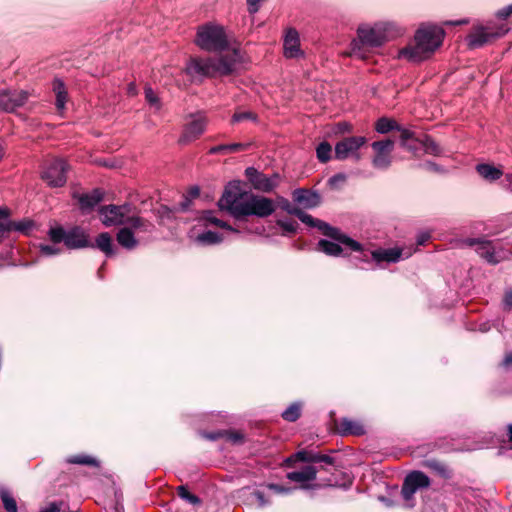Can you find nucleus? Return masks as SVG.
I'll list each match as a JSON object with an SVG mask.
<instances>
[{"instance_id": "f257e3e1", "label": "nucleus", "mask_w": 512, "mask_h": 512, "mask_svg": "<svg viewBox=\"0 0 512 512\" xmlns=\"http://www.w3.org/2000/svg\"><path fill=\"white\" fill-rule=\"evenodd\" d=\"M218 207L236 219L247 216L266 218L276 210V204L272 199L243 191L238 182L227 185L218 201Z\"/></svg>"}, {"instance_id": "f03ea898", "label": "nucleus", "mask_w": 512, "mask_h": 512, "mask_svg": "<svg viewBox=\"0 0 512 512\" xmlns=\"http://www.w3.org/2000/svg\"><path fill=\"white\" fill-rule=\"evenodd\" d=\"M444 30L432 24L421 25L414 36V42L402 48L398 57L411 62L428 59L438 49L444 39Z\"/></svg>"}, {"instance_id": "7ed1b4c3", "label": "nucleus", "mask_w": 512, "mask_h": 512, "mask_svg": "<svg viewBox=\"0 0 512 512\" xmlns=\"http://www.w3.org/2000/svg\"><path fill=\"white\" fill-rule=\"evenodd\" d=\"M403 29L394 22H379L373 26L362 24L357 29L358 39L351 42V55L362 57L360 46L379 47L384 42L403 34Z\"/></svg>"}, {"instance_id": "20e7f679", "label": "nucleus", "mask_w": 512, "mask_h": 512, "mask_svg": "<svg viewBox=\"0 0 512 512\" xmlns=\"http://www.w3.org/2000/svg\"><path fill=\"white\" fill-rule=\"evenodd\" d=\"M195 43L200 49L208 52H220L228 47L224 28L211 23L198 28Z\"/></svg>"}, {"instance_id": "39448f33", "label": "nucleus", "mask_w": 512, "mask_h": 512, "mask_svg": "<svg viewBox=\"0 0 512 512\" xmlns=\"http://www.w3.org/2000/svg\"><path fill=\"white\" fill-rule=\"evenodd\" d=\"M509 31L507 24L488 22L485 25H474L467 35L466 41L470 48L476 49L504 36Z\"/></svg>"}, {"instance_id": "423d86ee", "label": "nucleus", "mask_w": 512, "mask_h": 512, "mask_svg": "<svg viewBox=\"0 0 512 512\" xmlns=\"http://www.w3.org/2000/svg\"><path fill=\"white\" fill-rule=\"evenodd\" d=\"M296 217L305 223L306 225L310 227H316L319 229L325 236L333 239L338 240L339 242L343 243L344 246L349 248L352 251H361L362 245L353 240L352 238L348 237L344 233H342L338 228L330 226L328 223L313 218L311 215L307 214L303 210L300 209L299 213L296 214Z\"/></svg>"}, {"instance_id": "0eeeda50", "label": "nucleus", "mask_w": 512, "mask_h": 512, "mask_svg": "<svg viewBox=\"0 0 512 512\" xmlns=\"http://www.w3.org/2000/svg\"><path fill=\"white\" fill-rule=\"evenodd\" d=\"M67 170L68 165L64 159L53 158L45 162L41 177L51 187H62L67 181Z\"/></svg>"}, {"instance_id": "6e6552de", "label": "nucleus", "mask_w": 512, "mask_h": 512, "mask_svg": "<svg viewBox=\"0 0 512 512\" xmlns=\"http://www.w3.org/2000/svg\"><path fill=\"white\" fill-rule=\"evenodd\" d=\"M131 212L132 206L127 203L123 205H106L99 209L101 221L106 227L125 224Z\"/></svg>"}, {"instance_id": "1a4fd4ad", "label": "nucleus", "mask_w": 512, "mask_h": 512, "mask_svg": "<svg viewBox=\"0 0 512 512\" xmlns=\"http://www.w3.org/2000/svg\"><path fill=\"white\" fill-rule=\"evenodd\" d=\"M366 143L363 136L346 137L335 145V158L337 160H345L349 157L356 161L360 160L361 155L359 149Z\"/></svg>"}, {"instance_id": "9d476101", "label": "nucleus", "mask_w": 512, "mask_h": 512, "mask_svg": "<svg viewBox=\"0 0 512 512\" xmlns=\"http://www.w3.org/2000/svg\"><path fill=\"white\" fill-rule=\"evenodd\" d=\"M207 124L208 119L203 112L191 115V121L184 126L179 142L188 144L195 141L205 132Z\"/></svg>"}, {"instance_id": "9b49d317", "label": "nucleus", "mask_w": 512, "mask_h": 512, "mask_svg": "<svg viewBox=\"0 0 512 512\" xmlns=\"http://www.w3.org/2000/svg\"><path fill=\"white\" fill-rule=\"evenodd\" d=\"M245 176L254 189L262 192H271L279 184V174L275 173L268 177L254 167L246 168Z\"/></svg>"}, {"instance_id": "f8f14e48", "label": "nucleus", "mask_w": 512, "mask_h": 512, "mask_svg": "<svg viewBox=\"0 0 512 512\" xmlns=\"http://www.w3.org/2000/svg\"><path fill=\"white\" fill-rule=\"evenodd\" d=\"M430 486L429 477L421 471H412L404 479L401 493L405 500H411L418 489Z\"/></svg>"}, {"instance_id": "ddd939ff", "label": "nucleus", "mask_w": 512, "mask_h": 512, "mask_svg": "<svg viewBox=\"0 0 512 512\" xmlns=\"http://www.w3.org/2000/svg\"><path fill=\"white\" fill-rule=\"evenodd\" d=\"M185 72L191 77H214L216 76L215 58H191Z\"/></svg>"}, {"instance_id": "4468645a", "label": "nucleus", "mask_w": 512, "mask_h": 512, "mask_svg": "<svg viewBox=\"0 0 512 512\" xmlns=\"http://www.w3.org/2000/svg\"><path fill=\"white\" fill-rule=\"evenodd\" d=\"M28 99V93L24 90H8L0 91V110L12 112L16 108L23 106Z\"/></svg>"}, {"instance_id": "2eb2a0df", "label": "nucleus", "mask_w": 512, "mask_h": 512, "mask_svg": "<svg viewBox=\"0 0 512 512\" xmlns=\"http://www.w3.org/2000/svg\"><path fill=\"white\" fill-rule=\"evenodd\" d=\"M393 145V141L389 139L372 143V148L375 151V157L373 158L372 163L375 168L386 169L390 166V153L393 149Z\"/></svg>"}, {"instance_id": "dca6fc26", "label": "nucleus", "mask_w": 512, "mask_h": 512, "mask_svg": "<svg viewBox=\"0 0 512 512\" xmlns=\"http://www.w3.org/2000/svg\"><path fill=\"white\" fill-rule=\"evenodd\" d=\"M241 61V54L238 49H233L230 54L215 58L216 75H230Z\"/></svg>"}, {"instance_id": "f3484780", "label": "nucleus", "mask_w": 512, "mask_h": 512, "mask_svg": "<svg viewBox=\"0 0 512 512\" xmlns=\"http://www.w3.org/2000/svg\"><path fill=\"white\" fill-rule=\"evenodd\" d=\"M283 50L286 58H299L303 56V51L300 49L299 34L296 29L290 28L286 31Z\"/></svg>"}, {"instance_id": "a211bd4d", "label": "nucleus", "mask_w": 512, "mask_h": 512, "mask_svg": "<svg viewBox=\"0 0 512 512\" xmlns=\"http://www.w3.org/2000/svg\"><path fill=\"white\" fill-rule=\"evenodd\" d=\"M66 247L69 249H80L93 247L89 240V236L84 229L75 226L67 231Z\"/></svg>"}, {"instance_id": "6ab92c4d", "label": "nucleus", "mask_w": 512, "mask_h": 512, "mask_svg": "<svg viewBox=\"0 0 512 512\" xmlns=\"http://www.w3.org/2000/svg\"><path fill=\"white\" fill-rule=\"evenodd\" d=\"M317 469L314 466H305L301 470L287 473L290 481L296 482L301 488H310L309 483L316 479Z\"/></svg>"}, {"instance_id": "aec40b11", "label": "nucleus", "mask_w": 512, "mask_h": 512, "mask_svg": "<svg viewBox=\"0 0 512 512\" xmlns=\"http://www.w3.org/2000/svg\"><path fill=\"white\" fill-rule=\"evenodd\" d=\"M337 431L342 436L353 435L361 436L366 433L364 425L358 421L350 418H342L337 422Z\"/></svg>"}, {"instance_id": "412c9836", "label": "nucleus", "mask_w": 512, "mask_h": 512, "mask_svg": "<svg viewBox=\"0 0 512 512\" xmlns=\"http://www.w3.org/2000/svg\"><path fill=\"white\" fill-rule=\"evenodd\" d=\"M293 199L305 208H314L319 205L320 197L318 193L307 189H295L292 193Z\"/></svg>"}, {"instance_id": "4be33fe9", "label": "nucleus", "mask_w": 512, "mask_h": 512, "mask_svg": "<svg viewBox=\"0 0 512 512\" xmlns=\"http://www.w3.org/2000/svg\"><path fill=\"white\" fill-rule=\"evenodd\" d=\"M125 224H128V228H131L132 231L137 233H145L150 234L154 231V224L150 221L134 215H129Z\"/></svg>"}, {"instance_id": "5701e85b", "label": "nucleus", "mask_w": 512, "mask_h": 512, "mask_svg": "<svg viewBox=\"0 0 512 512\" xmlns=\"http://www.w3.org/2000/svg\"><path fill=\"white\" fill-rule=\"evenodd\" d=\"M116 239L119 245L127 250H132L139 244V240L135 237L134 231L128 227L121 228L116 235Z\"/></svg>"}, {"instance_id": "b1692460", "label": "nucleus", "mask_w": 512, "mask_h": 512, "mask_svg": "<svg viewBox=\"0 0 512 512\" xmlns=\"http://www.w3.org/2000/svg\"><path fill=\"white\" fill-rule=\"evenodd\" d=\"M103 193L96 189L92 191L91 193H85L78 197V202L80 205V208L82 210H91L93 209L98 203L102 201Z\"/></svg>"}, {"instance_id": "393cba45", "label": "nucleus", "mask_w": 512, "mask_h": 512, "mask_svg": "<svg viewBox=\"0 0 512 512\" xmlns=\"http://www.w3.org/2000/svg\"><path fill=\"white\" fill-rule=\"evenodd\" d=\"M374 260L386 261V262H397L402 258V250L398 248H389L384 250H375L372 253Z\"/></svg>"}, {"instance_id": "a878e982", "label": "nucleus", "mask_w": 512, "mask_h": 512, "mask_svg": "<svg viewBox=\"0 0 512 512\" xmlns=\"http://www.w3.org/2000/svg\"><path fill=\"white\" fill-rule=\"evenodd\" d=\"M476 171L479 175L489 181H495L502 177L503 172L501 169L490 165V164H478L476 166Z\"/></svg>"}, {"instance_id": "bb28decb", "label": "nucleus", "mask_w": 512, "mask_h": 512, "mask_svg": "<svg viewBox=\"0 0 512 512\" xmlns=\"http://www.w3.org/2000/svg\"><path fill=\"white\" fill-rule=\"evenodd\" d=\"M53 91L56 95V107L58 110H63L67 102V90L64 82L56 78L53 80Z\"/></svg>"}, {"instance_id": "cd10ccee", "label": "nucleus", "mask_w": 512, "mask_h": 512, "mask_svg": "<svg viewBox=\"0 0 512 512\" xmlns=\"http://www.w3.org/2000/svg\"><path fill=\"white\" fill-rule=\"evenodd\" d=\"M250 144L246 143H232V144H222L211 147L209 150V154H220V153H236L239 151H244L249 147Z\"/></svg>"}, {"instance_id": "c85d7f7f", "label": "nucleus", "mask_w": 512, "mask_h": 512, "mask_svg": "<svg viewBox=\"0 0 512 512\" xmlns=\"http://www.w3.org/2000/svg\"><path fill=\"white\" fill-rule=\"evenodd\" d=\"M335 241L336 242H332L329 240L322 239L318 242V248L327 255L339 256L342 252V248L340 246L341 242H339L338 240ZM342 245L344 244L342 243Z\"/></svg>"}, {"instance_id": "c756f323", "label": "nucleus", "mask_w": 512, "mask_h": 512, "mask_svg": "<svg viewBox=\"0 0 512 512\" xmlns=\"http://www.w3.org/2000/svg\"><path fill=\"white\" fill-rule=\"evenodd\" d=\"M96 247L107 256L113 254L112 238L108 232L100 233L96 238Z\"/></svg>"}, {"instance_id": "7c9ffc66", "label": "nucleus", "mask_w": 512, "mask_h": 512, "mask_svg": "<svg viewBox=\"0 0 512 512\" xmlns=\"http://www.w3.org/2000/svg\"><path fill=\"white\" fill-rule=\"evenodd\" d=\"M222 240V236L214 231H206L197 236V241L205 245L217 244Z\"/></svg>"}, {"instance_id": "2f4dec72", "label": "nucleus", "mask_w": 512, "mask_h": 512, "mask_svg": "<svg viewBox=\"0 0 512 512\" xmlns=\"http://www.w3.org/2000/svg\"><path fill=\"white\" fill-rule=\"evenodd\" d=\"M48 236L49 239L53 242V244H59L61 242H64V244L66 245L67 231L63 227L56 226L50 228L48 231Z\"/></svg>"}, {"instance_id": "473e14b6", "label": "nucleus", "mask_w": 512, "mask_h": 512, "mask_svg": "<svg viewBox=\"0 0 512 512\" xmlns=\"http://www.w3.org/2000/svg\"><path fill=\"white\" fill-rule=\"evenodd\" d=\"M3 506L7 512H18L16 500L12 494L7 490H1L0 493Z\"/></svg>"}, {"instance_id": "72a5a7b5", "label": "nucleus", "mask_w": 512, "mask_h": 512, "mask_svg": "<svg viewBox=\"0 0 512 512\" xmlns=\"http://www.w3.org/2000/svg\"><path fill=\"white\" fill-rule=\"evenodd\" d=\"M401 145L409 150L413 151L416 149V140L414 139V133L407 129H402L400 134Z\"/></svg>"}, {"instance_id": "f704fd0d", "label": "nucleus", "mask_w": 512, "mask_h": 512, "mask_svg": "<svg viewBox=\"0 0 512 512\" xmlns=\"http://www.w3.org/2000/svg\"><path fill=\"white\" fill-rule=\"evenodd\" d=\"M331 153L332 147L326 141L321 142L316 148L317 158L322 163H326L331 159Z\"/></svg>"}, {"instance_id": "c9c22d12", "label": "nucleus", "mask_w": 512, "mask_h": 512, "mask_svg": "<svg viewBox=\"0 0 512 512\" xmlns=\"http://www.w3.org/2000/svg\"><path fill=\"white\" fill-rule=\"evenodd\" d=\"M34 223L31 220L23 219L20 221H11L10 231H17L23 234H29Z\"/></svg>"}, {"instance_id": "e433bc0d", "label": "nucleus", "mask_w": 512, "mask_h": 512, "mask_svg": "<svg viewBox=\"0 0 512 512\" xmlns=\"http://www.w3.org/2000/svg\"><path fill=\"white\" fill-rule=\"evenodd\" d=\"M10 226L8 210L0 209V242L10 232Z\"/></svg>"}, {"instance_id": "4c0bfd02", "label": "nucleus", "mask_w": 512, "mask_h": 512, "mask_svg": "<svg viewBox=\"0 0 512 512\" xmlns=\"http://www.w3.org/2000/svg\"><path fill=\"white\" fill-rule=\"evenodd\" d=\"M479 253L489 263L495 264L499 261L489 242L481 243V246L479 247Z\"/></svg>"}, {"instance_id": "58836bf2", "label": "nucleus", "mask_w": 512, "mask_h": 512, "mask_svg": "<svg viewBox=\"0 0 512 512\" xmlns=\"http://www.w3.org/2000/svg\"><path fill=\"white\" fill-rule=\"evenodd\" d=\"M203 219L206 222L210 223V224H213V225H216L218 227L224 228V229H226L228 231L235 232V233L238 232L236 229H234L233 227L228 225L226 222L216 218L213 215V212H211V211L205 212Z\"/></svg>"}, {"instance_id": "ea45409f", "label": "nucleus", "mask_w": 512, "mask_h": 512, "mask_svg": "<svg viewBox=\"0 0 512 512\" xmlns=\"http://www.w3.org/2000/svg\"><path fill=\"white\" fill-rule=\"evenodd\" d=\"M71 464H81V465H89V466H98V462L95 458L87 456V455H76L71 456L67 460Z\"/></svg>"}, {"instance_id": "a19ab883", "label": "nucleus", "mask_w": 512, "mask_h": 512, "mask_svg": "<svg viewBox=\"0 0 512 512\" xmlns=\"http://www.w3.org/2000/svg\"><path fill=\"white\" fill-rule=\"evenodd\" d=\"M281 415L286 421L294 422L300 417V406L295 403L291 404Z\"/></svg>"}, {"instance_id": "79ce46f5", "label": "nucleus", "mask_w": 512, "mask_h": 512, "mask_svg": "<svg viewBox=\"0 0 512 512\" xmlns=\"http://www.w3.org/2000/svg\"><path fill=\"white\" fill-rule=\"evenodd\" d=\"M177 494L180 498L186 500L192 505H198L201 503V500L198 496L190 493L185 486H179L177 488Z\"/></svg>"}, {"instance_id": "37998d69", "label": "nucleus", "mask_w": 512, "mask_h": 512, "mask_svg": "<svg viewBox=\"0 0 512 512\" xmlns=\"http://www.w3.org/2000/svg\"><path fill=\"white\" fill-rule=\"evenodd\" d=\"M395 122L391 119H388V118H380L377 122H376V126H375V129L377 132L381 133V134H385V133H388L389 131H391L392 129L395 128Z\"/></svg>"}, {"instance_id": "c03bdc74", "label": "nucleus", "mask_w": 512, "mask_h": 512, "mask_svg": "<svg viewBox=\"0 0 512 512\" xmlns=\"http://www.w3.org/2000/svg\"><path fill=\"white\" fill-rule=\"evenodd\" d=\"M276 223L284 230V233L288 235L296 233L298 228V223L295 220L278 219Z\"/></svg>"}, {"instance_id": "a18cd8bd", "label": "nucleus", "mask_w": 512, "mask_h": 512, "mask_svg": "<svg viewBox=\"0 0 512 512\" xmlns=\"http://www.w3.org/2000/svg\"><path fill=\"white\" fill-rule=\"evenodd\" d=\"M246 120L256 121L257 115L251 111L235 112L232 116L231 122L232 123H240V122H243Z\"/></svg>"}, {"instance_id": "49530a36", "label": "nucleus", "mask_w": 512, "mask_h": 512, "mask_svg": "<svg viewBox=\"0 0 512 512\" xmlns=\"http://www.w3.org/2000/svg\"><path fill=\"white\" fill-rule=\"evenodd\" d=\"M145 99L149 105L154 107L156 110L161 108L160 99L151 87L145 88Z\"/></svg>"}, {"instance_id": "de8ad7c7", "label": "nucleus", "mask_w": 512, "mask_h": 512, "mask_svg": "<svg viewBox=\"0 0 512 512\" xmlns=\"http://www.w3.org/2000/svg\"><path fill=\"white\" fill-rule=\"evenodd\" d=\"M422 146L427 154L439 155L441 153L439 145L430 138H426L425 141L422 142Z\"/></svg>"}, {"instance_id": "09e8293b", "label": "nucleus", "mask_w": 512, "mask_h": 512, "mask_svg": "<svg viewBox=\"0 0 512 512\" xmlns=\"http://www.w3.org/2000/svg\"><path fill=\"white\" fill-rule=\"evenodd\" d=\"M311 459V463H326L328 465L334 464V458L329 455H324L320 453H313Z\"/></svg>"}, {"instance_id": "8fccbe9b", "label": "nucleus", "mask_w": 512, "mask_h": 512, "mask_svg": "<svg viewBox=\"0 0 512 512\" xmlns=\"http://www.w3.org/2000/svg\"><path fill=\"white\" fill-rule=\"evenodd\" d=\"M312 452H307L305 450L298 451L295 455L289 457L286 462L289 463L293 461L295 458L296 460L303 461V462H311Z\"/></svg>"}, {"instance_id": "3c124183", "label": "nucleus", "mask_w": 512, "mask_h": 512, "mask_svg": "<svg viewBox=\"0 0 512 512\" xmlns=\"http://www.w3.org/2000/svg\"><path fill=\"white\" fill-rule=\"evenodd\" d=\"M40 251L43 255L52 256L60 253V248L54 245L42 244L40 245Z\"/></svg>"}, {"instance_id": "603ef678", "label": "nucleus", "mask_w": 512, "mask_h": 512, "mask_svg": "<svg viewBox=\"0 0 512 512\" xmlns=\"http://www.w3.org/2000/svg\"><path fill=\"white\" fill-rule=\"evenodd\" d=\"M280 205L283 210L294 216H296V214H298L300 211V208L293 207L291 203L285 198L280 199Z\"/></svg>"}, {"instance_id": "864d4df0", "label": "nucleus", "mask_w": 512, "mask_h": 512, "mask_svg": "<svg viewBox=\"0 0 512 512\" xmlns=\"http://www.w3.org/2000/svg\"><path fill=\"white\" fill-rule=\"evenodd\" d=\"M503 309L506 311L512 310V289H507L503 297Z\"/></svg>"}, {"instance_id": "5fc2aeb1", "label": "nucleus", "mask_w": 512, "mask_h": 512, "mask_svg": "<svg viewBox=\"0 0 512 512\" xmlns=\"http://www.w3.org/2000/svg\"><path fill=\"white\" fill-rule=\"evenodd\" d=\"M512 14V3L499 9L497 12H496V17L500 20H505L507 19L510 15Z\"/></svg>"}, {"instance_id": "6e6d98bb", "label": "nucleus", "mask_w": 512, "mask_h": 512, "mask_svg": "<svg viewBox=\"0 0 512 512\" xmlns=\"http://www.w3.org/2000/svg\"><path fill=\"white\" fill-rule=\"evenodd\" d=\"M428 466L430 468L434 469L435 471H437L438 473H440L441 475L448 477V471H447L446 467L444 465L440 464L439 462L431 461L428 463Z\"/></svg>"}, {"instance_id": "4d7b16f0", "label": "nucleus", "mask_w": 512, "mask_h": 512, "mask_svg": "<svg viewBox=\"0 0 512 512\" xmlns=\"http://www.w3.org/2000/svg\"><path fill=\"white\" fill-rule=\"evenodd\" d=\"M268 488L278 494H287L292 491V488H286L284 486L277 485V484H269Z\"/></svg>"}, {"instance_id": "13d9d810", "label": "nucleus", "mask_w": 512, "mask_h": 512, "mask_svg": "<svg viewBox=\"0 0 512 512\" xmlns=\"http://www.w3.org/2000/svg\"><path fill=\"white\" fill-rule=\"evenodd\" d=\"M263 0H247L248 11L250 14H255L259 10L260 3Z\"/></svg>"}, {"instance_id": "bf43d9fd", "label": "nucleus", "mask_w": 512, "mask_h": 512, "mask_svg": "<svg viewBox=\"0 0 512 512\" xmlns=\"http://www.w3.org/2000/svg\"><path fill=\"white\" fill-rule=\"evenodd\" d=\"M254 496H255V498H256V500L258 502V505L260 507H264V506H266L269 503L268 500L265 498L264 493L261 492V491H255L254 492Z\"/></svg>"}, {"instance_id": "052dcab7", "label": "nucleus", "mask_w": 512, "mask_h": 512, "mask_svg": "<svg viewBox=\"0 0 512 512\" xmlns=\"http://www.w3.org/2000/svg\"><path fill=\"white\" fill-rule=\"evenodd\" d=\"M40 512H61V503L52 502Z\"/></svg>"}, {"instance_id": "680f3d73", "label": "nucleus", "mask_w": 512, "mask_h": 512, "mask_svg": "<svg viewBox=\"0 0 512 512\" xmlns=\"http://www.w3.org/2000/svg\"><path fill=\"white\" fill-rule=\"evenodd\" d=\"M504 187L512 192V173L505 176Z\"/></svg>"}, {"instance_id": "e2e57ef3", "label": "nucleus", "mask_w": 512, "mask_h": 512, "mask_svg": "<svg viewBox=\"0 0 512 512\" xmlns=\"http://www.w3.org/2000/svg\"><path fill=\"white\" fill-rule=\"evenodd\" d=\"M429 238H430V234L429 233H422L418 237L417 242H418L419 245H423Z\"/></svg>"}, {"instance_id": "0e129e2a", "label": "nucleus", "mask_w": 512, "mask_h": 512, "mask_svg": "<svg viewBox=\"0 0 512 512\" xmlns=\"http://www.w3.org/2000/svg\"><path fill=\"white\" fill-rule=\"evenodd\" d=\"M345 180H346V176L344 174H336L330 178L331 183L338 182V181H345Z\"/></svg>"}, {"instance_id": "69168bd1", "label": "nucleus", "mask_w": 512, "mask_h": 512, "mask_svg": "<svg viewBox=\"0 0 512 512\" xmlns=\"http://www.w3.org/2000/svg\"><path fill=\"white\" fill-rule=\"evenodd\" d=\"M128 93H129L130 95H135V94L137 93L136 86H135V84H134V83H130V84L128 85Z\"/></svg>"}, {"instance_id": "338daca9", "label": "nucleus", "mask_w": 512, "mask_h": 512, "mask_svg": "<svg viewBox=\"0 0 512 512\" xmlns=\"http://www.w3.org/2000/svg\"><path fill=\"white\" fill-rule=\"evenodd\" d=\"M504 364L506 366L508 365H512V353H508L506 354L505 358H504Z\"/></svg>"}, {"instance_id": "774afa93", "label": "nucleus", "mask_w": 512, "mask_h": 512, "mask_svg": "<svg viewBox=\"0 0 512 512\" xmlns=\"http://www.w3.org/2000/svg\"><path fill=\"white\" fill-rule=\"evenodd\" d=\"M507 430H508V438H509V441H511V442H512V424H509V425H508Z\"/></svg>"}]
</instances>
